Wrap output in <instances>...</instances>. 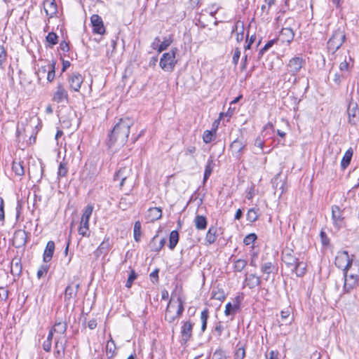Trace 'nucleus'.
I'll return each mask as SVG.
<instances>
[{"label":"nucleus","instance_id":"c756f323","mask_svg":"<svg viewBox=\"0 0 359 359\" xmlns=\"http://www.w3.org/2000/svg\"><path fill=\"white\" fill-rule=\"evenodd\" d=\"M157 238H158L157 235L154 236L149 243L150 248L154 252L160 251L162 249V248L164 246L165 243H166V239L165 238H163L160 240L158 245L156 246H154V243L156 241Z\"/></svg>","mask_w":359,"mask_h":359},{"label":"nucleus","instance_id":"79ce46f5","mask_svg":"<svg viewBox=\"0 0 359 359\" xmlns=\"http://www.w3.org/2000/svg\"><path fill=\"white\" fill-rule=\"evenodd\" d=\"M55 75V63L48 65L47 80L49 82L53 81Z\"/></svg>","mask_w":359,"mask_h":359},{"label":"nucleus","instance_id":"052dcab7","mask_svg":"<svg viewBox=\"0 0 359 359\" xmlns=\"http://www.w3.org/2000/svg\"><path fill=\"white\" fill-rule=\"evenodd\" d=\"M48 72V65L42 66L38 70L37 75L39 79H41V76H43L45 74Z\"/></svg>","mask_w":359,"mask_h":359},{"label":"nucleus","instance_id":"09e8293b","mask_svg":"<svg viewBox=\"0 0 359 359\" xmlns=\"http://www.w3.org/2000/svg\"><path fill=\"white\" fill-rule=\"evenodd\" d=\"M214 134L210 130H205L203 135V140L205 143H210L213 140Z\"/></svg>","mask_w":359,"mask_h":359},{"label":"nucleus","instance_id":"e2e57ef3","mask_svg":"<svg viewBox=\"0 0 359 359\" xmlns=\"http://www.w3.org/2000/svg\"><path fill=\"white\" fill-rule=\"evenodd\" d=\"M291 311L290 309H287L285 311L280 312V318L283 320L287 319L290 317Z\"/></svg>","mask_w":359,"mask_h":359},{"label":"nucleus","instance_id":"7c9ffc66","mask_svg":"<svg viewBox=\"0 0 359 359\" xmlns=\"http://www.w3.org/2000/svg\"><path fill=\"white\" fill-rule=\"evenodd\" d=\"M217 228L215 226H211L209 228L206 235H205V241L209 244H212L216 241L217 238Z\"/></svg>","mask_w":359,"mask_h":359},{"label":"nucleus","instance_id":"f8f14e48","mask_svg":"<svg viewBox=\"0 0 359 359\" xmlns=\"http://www.w3.org/2000/svg\"><path fill=\"white\" fill-rule=\"evenodd\" d=\"M304 60L299 57H294L290 60L287 69L292 75H295L302 68Z\"/></svg>","mask_w":359,"mask_h":359},{"label":"nucleus","instance_id":"bf43d9fd","mask_svg":"<svg viewBox=\"0 0 359 359\" xmlns=\"http://www.w3.org/2000/svg\"><path fill=\"white\" fill-rule=\"evenodd\" d=\"M4 219H5L4 201V199L1 197H0V221L4 222Z\"/></svg>","mask_w":359,"mask_h":359},{"label":"nucleus","instance_id":"603ef678","mask_svg":"<svg viewBox=\"0 0 359 359\" xmlns=\"http://www.w3.org/2000/svg\"><path fill=\"white\" fill-rule=\"evenodd\" d=\"M6 50L5 48L0 45V66H1L6 60Z\"/></svg>","mask_w":359,"mask_h":359},{"label":"nucleus","instance_id":"6ab92c4d","mask_svg":"<svg viewBox=\"0 0 359 359\" xmlns=\"http://www.w3.org/2000/svg\"><path fill=\"white\" fill-rule=\"evenodd\" d=\"M162 217V210L160 208H151L148 210L146 218L149 222H154L161 219Z\"/></svg>","mask_w":359,"mask_h":359},{"label":"nucleus","instance_id":"aec40b11","mask_svg":"<svg viewBox=\"0 0 359 359\" xmlns=\"http://www.w3.org/2000/svg\"><path fill=\"white\" fill-rule=\"evenodd\" d=\"M43 7L47 15L53 17L57 11L55 0H44Z\"/></svg>","mask_w":359,"mask_h":359},{"label":"nucleus","instance_id":"ea45409f","mask_svg":"<svg viewBox=\"0 0 359 359\" xmlns=\"http://www.w3.org/2000/svg\"><path fill=\"white\" fill-rule=\"evenodd\" d=\"M172 39L171 36L165 38L162 42L159 43L158 48H157L158 52L161 53L163 50L167 49V48L172 43Z\"/></svg>","mask_w":359,"mask_h":359},{"label":"nucleus","instance_id":"6e6552de","mask_svg":"<svg viewBox=\"0 0 359 359\" xmlns=\"http://www.w3.org/2000/svg\"><path fill=\"white\" fill-rule=\"evenodd\" d=\"M351 261L346 251L339 252L335 258V265L344 272Z\"/></svg>","mask_w":359,"mask_h":359},{"label":"nucleus","instance_id":"c9c22d12","mask_svg":"<svg viewBox=\"0 0 359 359\" xmlns=\"http://www.w3.org/2000/svg\"><path fill=\"white\" fill-rule=\"evenodd\" d=\"M209 318V311L208 309H205L201 313V332H204L207 327V322Z\"/></svg>","mask_w":359,"mask_h":359},{"label":"nucleus","instance_id":"de8ad7c7","mask_svg":"<svg viewBox=\"0 0 359 359\" xmlns=\"http://www.w3.org/2000/svg\"><path fill=\"white\" fill-rule=\"evenodd\" d=\"M226 296L224 292L222 290L218 289L212 292V298L219 301H223Z\"/></svg>","mask_w":359,"mask_h":359},{"label":"nucleus","instance_id":"ddd939ff","mask_svg":"<svg viewBox=\"0 0 359 359\" xmlns=\"http://www.w3.org/2000/svg\"><path fill=\"white\" fill-rule=\"evenodd\" d=\"M83 81V76L79 73H73L68 78L69 86L71 90L78 92Z\"/></svg>","mask_w":359,"mask_h":359},{"label":"nucleus","instance_id":"58836bf2","mask_svg":"<svg viewBox=\"0 0 359 359\" xmlns=\"http://www.w3.org/2000/svg\"><path fill=\"white\" fill-rule=\"evenodd\" d=\"M133 233L135 241L139 242L141 237V223L140 221L135 223Z\"/></svg>","mask_w":359,"mask_h":359},{"label":"nucleus","instance_id":"49530a36","mask_svg":"<svg viewBox=\"0 0 359 359\" xmlns=\"http://www.w3.org/2000/svg\"><path fill=\"white\" fill-rule=\"evenodd\" d=\"M257 239V235L255 233H250L247 235L244 239L243 243L246 245L252 244Z\"/></svg>","mask_w":359,"mask_h":359},{"label":"nucleus","instance_id":"393cba45","mask_svg":"<svg viewBox=\"0 0 359 359\" xmlns=\"http://www.w3.org/2000/svg\"><path fill=\"white\" fill-rule=\"evenodd\" d=\"M207 219L203 215H196L194 219V224L198 230H204L207 227Z\"/></svg>","mask_w":359,"mask_h":359},{"label":"nucleus","instance_id":"0eeeda50","mask_svg":"<svg viewBox=\"0 0 359 359\" xmlns=\"http://www.w3.org/2000/svg\"><path fill=\"white\" fill-rule=\"evenodd\" d=\"M90 23L93 33L101 35L105 33V27L104 25L103 20L100 15L97 14L93 15L90 17Z\"/></svg>","mask_w":359,"mask_h":359},{"label":"nucleus","instance_id":"5fc2aeb1","mask_svg":"<svg viewBox=\"0 0 359 359\" xmlns=\"http://www.w3.org/2000/svg\"><path fill=\"white\" fill-rule=\"evenodd\" d=\"M136 278V274L134 271H132L128 278L126 283V287L130 288L133 284V282Z\"/></svg>","mask_w":359,"mask_h":359},{"label":"nucleus","instance_id":"6e6d98bb","mask_svg":"<svg viewBox=\"0 0 359 359\" xmlns=\"http://www.w3.org/2000/svg\"><path fill=\"white\" fill-rule=\"evenodd\" d=\"M48 271V266L47 265L41 266L37 271V277L39 278H41V277H43L44 275H46Z\"/></svg>","mask_w":359,"mask_h":359},{"label":"nucleus","instance_id":"864d4df0","mask_svg":"<svg viewBox=\"0 0 359 359\" xmlns=\"http://www.w3.org/2000/svg\"><path fill=\"white\" fill-rule=\"evenodd\" d=\"M213 358L215 359H226V355L223 350L219 349L214 353Z\"/></svg>","mask_w":359,"mask_h":359},{"label":"nucleus","instance_id":"f257e3e1","mask_svg":"<svg viewBox=\"0 0 359 359\" xmlns=\"http://www.w3.org/2000/svg\"><path fill=\"white\" fill-rule=\"evenodd\" d=\"M133 121L129 118L119 119L109 135L107 144L109 147H121L123 146L130 133V128Z\"/></svg>","mask_w":359,"mask_h":359},{"label":"nucleus","instance_id":"473e14b6","mask_svg":"<svg viewBox=\"0 0 359 359\" xmlns=\"http://www.w3.org/2000/svg\"><path fill=\"white\" fill-rule=\"evenodd\" d=\"M359 273V262L351 261L344 274Z\"/></svg>","mask_w":359,"mask_h":359},{"label":"nucleus","instance_id":"0e129e2a","mask_svg":"<svg viewBox=\"0 0 359 359\" xmlns=\"http://www.w3.org/2000/svg\"><path fill=\"white\" fill-rule=\"evenodd\" d=\"M52 342L49 340H46L43 343V348L46 352H50L51 350Z\"/></svg>","mask_w":359,"mask_h":359},{"label":"nucleus","instance_id":"2f4dec72","mask_svg":"<svg viewBox=\"0 0 359 359\" xmlns=\"http://www.w3.org/2000/svg\"><path fill=\"white\" fill-rule=\"evenodd\" d=\"M179 241V233L177 231L175 230L171 231L169 237V248L173 250Z\"/></svg>","mask_w":359,"mask_h":359},{"label":"nucleus","instance_id":"4d7b16f0","mask_svg":"<svg viewBox=\"0 0 359 359\" xmlns=\"http://www.w3.org/2000/svg\"><path fill=\"white\" fill-rule=\"evenodd\" d=\"M245 355V352L243 348H238L234 355V359H243Z\"/></svg>","mask_w":359,"mask_h":359},{"label":"nucleus","instance_id":"5701e85b","mask_svg":"<svg viewBox=\"0 0 359 359\" xmlns=\"http://www.w3.org/2000/svg\"><path fill=\"white\" fill-rule=\"evenodd\" d=\"M307 264L303 261H299L297 264L291 269L299 277H302L306 273Z\"/></svg>","mask_w":359,"mask_h":359},{"label":"nucleus","instance_id":"4468645a","mask_svg":"<svg viewBox=\"0 0 359 359\" xmlns=\"http://www.w3.org/2000/svg\"><path fill=\"white\" fill-rule=\"evenodd\" d=\"M111 248L109 237H105L103 241L100 244L97 248L94 251V255L96 258L100 256L105 257Z\"/></svg>","mask_w":359,"mask_h":359},{"label":"nucleus","instance_id":"a878e982","mask_svg":"<svg viewBox=\"0 0 359 359\" xmlns=\"http://www.w3.org/2000/svg\"><path fill=\"white\" fill-rule=\"evenodd\" d=\"M283 41L290 42L294 38V32L291 28H283L280 35Z\"/></svg>","mask_w":359,"mask_h":359},{"label":"nucleus","instance_id":"338daca9","mask_svg":"<svg viewBox=\"0 0 359 359\" xmlns=\"http://www.w3.org/2000/svg\"><path fill=\"white\" fill-rule=\"evenodd\" d=\"M215 331L217 332L218 335L220 336L222 334V331L224 330V327L223 325H222V323L221 322H219L215 327Z\"/></svg>","mask_w":359,"mask_h":359},{"label":"nucleus","instance_id":"b1692460","mask_svg":"<svg viewBox=\"0 0 359 359\" xmlns=\"http://www.w3.org/2000/svg\"><path fill=\"white\" fill-rule=\"evenodd\" d=\"M247 286L250 288H255L261 283L260 278L255 274H250L245 278Z\"/></svg>","mask_w":359,"mask_h":359},{"label":"nucleus","instance_id":"423d86ee","mask_svg":"<svg viewBox=\"0 0 359 359\" xmlns=\"http://www.w3.org/2000/svg\"><path fill=\"white\" fill-rule=\"evenodd\" d=\"M347 114L351 124L355 125L359 121V108L358 103L353 99L349 101Z\"/></svg>","mask_w":359,"mask_h":359},{"label":"nucleus","instance_id":"20e7f679","mask_svg":"<svg viewBox=\"0 0 359 359\" xmlns=\"http://www.w3.org/2000/svg\"><path fill=\"white\" fill-rule=\"evenodd\" d=\"M93 211V205H88L82 214L80 225L79 228V233L83 237H89L90 236V229H89V220L92 212Z\"/></svg>","mask_w":359,"mask_h":359},{"label":"nucleus","instance_id":"9b49d317","mask_svg":"<svg viewBox=\"0 0 359 359\" xmlns=\"http://www.w3.org/2000/svg\"><path fill=\"white\" fill-rule=\"evenodd\" d=\"M344 291L345 292H349L353 290L358 284L359 279V273H351V274H344Z\"/></svg>","mask_w":359,"mask_h":359},{"label":"nucleus","instance_id":"a18cd8bd","mask_svg":"<svg viewBox=\"0 0 359 359\" xmlns=\"http://www.w3.org/2000/svg\"><path fill=\"white\" fill-rule=\"evenodd\" d=\"M273 268L274 266L271 262H266L262 266L261 271L262 273L269 275L272 272Z\"/></svg>","mask_w":359,"mask_h":359},{"label":"nucleus","instance_id":"bb28decb","mask_svg":"<svg viewBox=\"0 0 359 359\" xmlns=\"http://www.w3.org/2000/svg\"><path fill=\"white\" fill-rule=\"evenodd\" d=\"M215 162L212 158H210L205 167V172H204V177H203V181L204 182L208 180L209 177L211 175L212 172L215 168Z\"/></svg>","mask_w":359,"mask_h":359},{"label":"nucleus","instance_id":"37998d69","mask_svg":"<svg viewBox=\"0 0 359 359\" xmlns=\"http://www.w3.org/2000/svg\"><path fill=\"white\" fill-rule=\"evenodd\" d=\"M247 264V262L245 259H237L234 262L233 269L236 271L241 272Z\"/></svg>","mask_w":359,"mask_h":359},{"label":"nucleus","instance_id":"9d476101","mask_svg":"<svg viewBox=\"0 0 359 359\" xmlns=\"http://www.w3.org/2000/svg\"><path fill=\"white\" fill-rule=\"evenodd\" d=\"M194 323L190 320L182 321L181 327V339L185 344L192 337Z\"/></svg>","mask_w":359,"mask_h":359},{"label":"nucleus","instance_id":"dca6fc26","mask_svg":"<svg viewBox=\"0 0 359 359\" xmlns=\"http://www.w3.org/2000/svg\"><path fill=\"white\" fill-rule=\"evenodd\" d=\"M79 287V283L74 285L72 283L69 284L67 286L64 294L65 302H67V304H69L71 300L76 297Z\"/></svg>","mask_w":359,"mask_h":359},{"label":"nucleus","instance_id":"f03ea898","mask_svg":"<svg viewBox=\"0 0 359 359\" xmlns=\"http://www.w3.org/2000/svg\"><path fill=\"white\" fill-rule=\"evenodd\" d=\"M183 301L180 294L172 293L165 313V320L172 323L182 314Z\"/></svg>","mask_w":359,"mask_h":359},{"label":"nucleus","instance_id":"412c9836","mask_svg":"<svg viewBox=\"0 0 359 359\" xmlns=\"http://www.w3.org/2000/svg\"><path fill=\"white\" fill-rule=\"evenodd\" d=\"M55 251V243L50 241L47 243L46 248L43 252V260L44 262H49L53 255Z\"/></svg>","mask_w":359,"mask_h":359},{"label":"nucleus","instance_id":"7ed1b4c3","mask_svg":"<svg viewBox=\"0 0 359 359\" xmlns=\"http://www.w3.org/2000/svg\"><path fill=\"white\" fill-rule=\"evenodd\" d=\"M177 48H172L169 52L165 53L161 57L159 65L161 68L168 72H171L177 64L176 60Z\"/></svg>","mask_w":359,"mask_h":359},{"label":"nucleus","instance_id":"13d9d810","mask_svg":"<svg viewBox=\"0 0 359 359\" xmlns=\"http://www.w3.org/2000/svg\"><path fill=\"white\" fill-rule=\"evenodd\" d=\"M241 52L240 49L238 48H236L234 50V53H233V58H232L233 63L234 64V65H237L239 58L241 57Z\"/></svg>","mask_w":359,"mask_h":359},{"label":"nucleus","instance_id":"1a4fd4ad","mask_svg":"<svg viewBox=\"0 0 359 359\" xmlns=\"http://www.w3.org/2000/svg\"><path fill=\"white\" fill-rule=\"evenodd\" d=\"M132 175V170L129 167H124L120 168L114 175L115 181H120L119 185L122 187L126 182L129 180Z\"/></svg>","mask_w":359,"mask_h":359},{"label":"nucleus","instance_id":"4be33fe9","mask_svg":"<svg viewBox=\"0 0 359 359\" xmlns=\"http://www.w3.org/2000/svg\"><path fill=\"white\" fill-rule=\"evenodd\" d=\"M26 243V233L24 231H18L14 233L13 243L19 248Z\"/></svg>","mask_w":359,"mask_h":359},{"label":"nucleus","instance_id":"c85d7f7f","mask_svg":"<svg viewBox=\"0 0 359 359\" xmlns=\"http://www.w3.org/2000/svg\"><path fill=\"white\" fill-rule=\"evenodd\" d=\"M22 163H23L20 161L14 160L13 161L12 170L19 177H21L25 174V168Z\"/></svg>","mask_w":359,"mask_h":359},{"label":"nucleus","instance_id":"39448f33","mask_svg":"<svg viewBox=\"0 0 359 359\" xmlns=\"http://www.w3.org/2000/svg\"><path fill=\"white\" fill-rule=\"evenodd\" d=\"M345 40V34L341 29H337L332 33L327 41V49L334 53L338 50Z\"/></svg>","mask_w":359,"mask_h":359},{"label":"nucleus","instance_id":"a19ab883","mask_svg":"<svg viewBox=\"0 0 359 359\" xmlns=\"http://www.w3.org/2000/svg\"><path fill=\"white\" fill-rule=\"evenodd\" d=\"M238 309V306L237 304L232 305L230 302H229L225 306L224 313L226 316L233 315Z\"/></svg>","mask_w":359,"mask_h":359},{"label":"nucleus","instance_id":"cd10ccee","mask_svg":"<svg viewBox=\"0 0 359 359\" xmlns=\"http://www.w3.org/2000/svg\"><path fill=\"white\" fill-rule=\"evenodd\" d=\"M353 149L349 148L344 154L342 160L341 161V167L343 170L346 169L348 165L350 164L353 156Z\"/></svg>","mask_w":359,"mask_h":359},{"label":"nucleus","instance_id":"f704fd0d","mask_svg":"<svg viewBox=\"0 0 359 359\" xmlns=\"http://www.w3.org/2000/svg\"><path fill=\"white\" fill-rule=\"evenodd\" d=\"M245 147V144L239 140H234L231 144V149L235 154H241Z\"/></svg>","mask_w":359,"mask_h":359},{"label":"nucleus","instance_id":"4c0bfd02","mask_svg":"<svg viewBox=\"0 0 359 359\" xmlns=\"http://www.w3.org/2000/svg\"><path fill=\"white\" fill-rule=\"evenodd\" d=\"M247 220L250 222H254L258 219V209L251 208L248 211Z\"/></svg>","mask_w":359,"mask_h":359},{"label":"nucleus","instance_id":"2eb2a0df","mask_svg":"<svg viewBox=\"0 0 359 359\" xmlns=\"http://www.w3.org/2000/svg\"><path fill=\"white\" fill-rule=\"evenodd\" d=\"M282 260L288 266L292 269L297 264L299 259L294 256L292 250L286 249L283 252Z\"/></svg>","mask_w":359,"mask_h":359},{"label":"nucleus","instance_id":"c03bdc74","mask_svg":"<svg viewBox=\"0 0 359 359\" xmlns=\"http://www.w3.org/2000/svg\"><path fill=\"white\" fill-rule=\"evenodd\" d=\"M68 168L67 166V163L64 162H61L60 163L58 171H57V176L58 177H65L67 174Z\"/></svg>","mask_w":359,"mask_h":359},{"label":"nucleus","instance_id":"3c124183","mask_svg":"<svg viewBox=\"0 0 359 359\" xmlns=\"http://www.w3.org/2000/svg\"><path fill=\"white\" fill-rule=\"evenodd\" d=\"M46 41L51 45H55L57 43V36L53 32H50L46 36Z\"/></svg>","mask_w":359,"mask_h":359},{"label":"nucleus","instance_id":"f3484780","mask_svg":"<svg viewBox=\"0 0 359 359\" xmlns=\"http://www.w3.org/2000/svg\"><path fill=\"white\" fill-rule=\"evenodd\" d=\"M53 100L57 103L68 100V94L62 83H59L57 90L53 95Z\"/></svg>","mask_w":359,"mask_h":359},{"label":"nucleus","instance_id":"e433bc0d","mask_svg":"<svg viewBox=\"0 0 359 359\" xmlns=\"http://www.w3.org/2000/svg\"><path fill=\"white\" fill-rule=\"evenodd\" d=\"M55 333L60 334H65L67 330V324L63 322L56 323L51 329Z\"/></svg>","mask_w":359,"mask_h":359},{"label":"nucleus","instance_id":"774afa93","mask_svg":"<svg viewBox=\"0 0 359 359\" xmlns=\"http://www.w3.org/2000/svg\"><path fill=\"white\" fill-rule=\"evenodd\" d=\"M266 359H278V353L273 351H271L266 355Z\"/></svg>","mask_w":359,"mask_h":359},{"label":"nucleus","instance_id":"8fccbe9b","mask_svg":"<svg viewBox=\"0 0 359 359\" xmlns=\"http://www.w3.org/2000/svg\"><path fill=\"white\" fill-rule=\"evenodd\" d=\"M55 348H60L62 351V353L64 354L66 348V341H62L61 337L56 338Z\"/></svg>","mask_w":359,"mask_h":359},{"label":"nucleus","instance_id":"680f3d73","mask_svg":"<svg viewBox=\"0 0 359 359\" xmlns=\"http://www.w3.org/2000/svg\"><path fill=\"white\" fill-rule=\"evenodd\" d=\"M196 147L194 146H189L188 147H187L184 150V154L185 155H189V156H193L194 154V153L196 152Z\"/></svg>","mask_w":359,"mask_h":359},{"label":"nucleus","instance_id":"a211bd4d","mask_svg":"<svg viewBox=\"0 0 359 359\" xmlns=\"http://www.w3.org/2000/svg\"><path fill=\"white\" fill-rule=\"evenodd\" d=\"M332 217L334 224L337 228H340L343 223L344 217L342 211L337 205H334L332 208Z\"/></svg>","mask_w":359,"mask_h":359},{"label":"nucleus","instance_id":"69168bd1","mask_svg":"<svg viewBox=\"0 0 359 359\" xmlns=\"http://www.w3.org/2000/svg\"><path fill=\"white\" fill-rule=\"evenodd\" d=\"M311 359H327V355H323L319 352H315L311 355Z\"/></svg>","mask_w":359,"mask_h":359},{"label":"nucleus","instance_id":"72a5a7b5","mask_svg":"<svg viewBox=\"0 0 359 359\" xmlns=\"http://www.w3.org/2000/svg\"><path fill=\"white\" fill-rule=\"evenodd\" d=\"M106 353L109 358H113L116 354V346L113 340H109L106 345Z\"/></svg>","mask_w":359,"mask_h":359}]
</instances>
